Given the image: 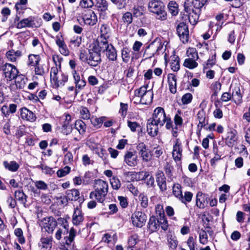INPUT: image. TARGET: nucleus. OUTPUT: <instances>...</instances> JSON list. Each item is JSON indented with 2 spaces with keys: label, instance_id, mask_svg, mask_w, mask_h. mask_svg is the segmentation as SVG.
Here are the masks:
<instances>
[{
  "label": "nucleus",
  "instance_id": "nucleus-42",
  "mask_svg": "<svg viewBox=\"0 0 250 250\" xmlns=\"http://www.w3.org/2000/svg\"><path fill=\"white\" fill-rule=\"evenodd\" d=\"M170 62V67L174 71H177L180 69V59L178 57H173Z\"/></svg>",
  "mask_w": 250,
  "mask_h": 250
},
{
  "label": "nucleus",
  "instance_id": "nucleus-57",
  "mask_svg": "<svg viewBox=\"0 0 250 250\" xmlns=\"http://www.w3.org/2000/svg\"><path fill=\"white\" fill-rule=\"evenodd\" d=\"M193 97L191 93H187L182 97V102L184 104H187L191 103Z\"/></svg>",
  "mask_w": 250,
  "mask_h": 250
},
{
  "label": "nucleus",
  "instance_id": "nucleus-34",
  "mask_svg": "<svg viewBox=\"0 0 250 250\" xmlns=\"http://www.w3.org/2000/svg\"><path fill=\"white\" fill-rule=\"evenodd\" d=\"M186 54L188 57L187 58L192 60H198L199 59L198 52L195 48L189 47L187 50Z\"/></svg>",
  "mask_w": 250,
  "mask_h": 250
},
{
  "label": "nucleus",
  "instance_id": "nucleus-12",
  "mask_svg": "<svg viewBox=\"0 0 250 250\" xmlns=\"http://www.w3.org/2000/svg\"><path fill=\"white\" fill-rule=\"evenodd\" d=\"M86 60L88 64L90 66H97L101 62V54L91 48L89 50V54Z\"/></svg>",
  "mask_w": 250,
  "mask_h": 250
},
{
  "label": "nucleus",
  "instance_id": "nucleus-51",
  "mask_svg": "<svg viewBox=\"0 0 250 250\" xmlns=\"http://www.w3.org/2000/svg\"><path fill=\"white\" fill-rule=\"evenodd\" d=\"M70 167L68 166H65L63 168L60 169L57 171V175L59 177H62L70 172Z\"/></svg>",
  "mask_w": 250,
  "mask_h": 250
},
{
  "label": "nucleus",
  "instance_id": "nucleus-55",
  "mask_svg": "<svg viewBox=\"0 0 250 250\" xmlns=\"http://www.w3.org/2000/svg\"><path fill=\"white\" fill-rule=\"evenodd\" d=\"M122 57L123 62H127L130 58L129 50L127 47H124L122 50Z\"/></svg>",
  "mask_w": 250,
  "mask_h": 250
},
{
  "label": "nucleus",
  "instance_id": "nucleus-37",
  "mask_svg": "<svg viewBox=\"0 0 250 250\" xmlns=\"http://www.w3.org/2000/svg\"><path fill=\"white\" fill-rule=\"evenodd\" d=\"M145 11V9L143 6L136 5L132 9V14L134 17H138L143 15Z\"/></svg>",
  "mask_w": 250,
  "mask_h": 250
},
{
  "label": "nucleus",
  "instance_id": "nucleus-35",
  "mask_svg": "<svg viewBox=\"0 0 250 250\" xmlns=\"http://www.w3.org/2000/svg\"><path fill=\"white\" fill-rule=\"evenodd\" d=\"M197 119L199 121L198 127H200V129L204 127L206 125V115L203 111H199L197 114Z\"/></svg>",
  "mask_w": 250,
  "mask_h": 250
},
{
  "label": "nucleus",
  "instance_id": "nucleus-63",
  "mask_svg": "<svg viewBox=\"0 0 250 250\" xmlns=\"http://www.w3.org/2000/svg\"><path fill=\"white\" fill-rule=\"evenodd\" d=\"M187 244L190 250H195L196 242L192 236H189L187 240Z\"/></svg>",
  "mask_w": 250,
  "mask_h": 250
},
{
  "label": "nucleus",
  "instance_id": "nucleus-38",
  "mask_svg": "<svg viewBox=\"0 0 250 250\" xmlns=\"http://www.w3.org/2000/svg\"><path fill=\"white\" fill-rule=\"evenodd\" d=\"M205 199L202 193L198 192L196 195V206L200 208H204L205 207Z\"/></svg>",
  "mask_w": 250,
  "mask_h": 250
},
{
  "label": "nucleus",
  "instance_id": "nucleus-4",
  "mask_svg": "<svg viewBox=\"0 0 250 250\" xmlns=\"http://www.w3.org/2000/svg\"><path fill=\"white\" fill-rule=\"evenodd\" d=\"M148 10L156 15V18L165 21L167 18V14L164 9V6L160 0H150L148 5Z\"/></svg>",
  "mask_w": 250,
  "mask_h": 250
},
{
  "label": "nucleus",
  "instance_id": "nucleus-8",
  "mask_svg": "<svg viewBox=\"0 0 250 250\" xmlns=\"http://www.w3.org/2000/svg\"><path fill=\"white\" fill-rule=\"evenodd\" d=\"M167 118L164 109L161 107H158L154 110L152 117L150 119L159 125L161 127L166 123Z\"/></svg>",
  "mask_w": 250,
  "mask_h": 250
},
{
  "label": "nucleus",
  "instance_id": "nucleus-62",
  "mask_svg": "<svg viewBox=\"0 0 250 250\" xmlns=\"http://www.w3.org/2000/svg\"><path fill=\"white\" fill-rule=\"evenodd\" d=\"M112 3L115 4L118 9H121L125 7L126 3V0H110Z\"/></svg>",
  "mask_w": 250,
  "mask_h": 250
},
{
  "label": "nucleus",
  "instance_id": "nucleus-11",
  "mask_svg": "<svg viewBox=\"0 0 250 250\" xmlns=\"http://www.w3.org/2000/svg\"><path fill=\"white\" fill-rule=\"evenodd\" d=\"M107 39L98 37L97 40L92 45V49L99 53L104 52L109 46Z\"/></svg>",
  "mask_w": 250,
  "mask_h": 250
},
{
  "label": "nucleus",
  "instance_id": "nucleus-27",
  "mask_svg": "<svg viewBox=\"0 0 250 250\" xmlns=\"http://www.w3.org/2000/svg\"><path fill=\"white\" fill-rule=\"evenodd\" d=\"M68 199L71 201H77L80 197V192L77 189L68 190L66 192Z\"/></svg>",
  "mask_w": 250,
  "mask_h": 250
},
{
  "label": "nucleus",
  "instance_id": "nucleus-49",
  "mask_svg": "<svg viewBox=\"0 0 250 250\" xmlns=\"http://www.w3.org/2000/svg\"><path fill=\"white\" fill-rule=\"evenodd\" d=\"M81 118L83 120L90 119V114L89 110L85 107H81L80 109Z\"/></svg>",
  "mask_w": 250,
  "mask_h": 250
},
{
  "label": "nucleus",
  "instance_id": "nucleus-1",
  "mask_svg": "<svg viewBox=\"0 0 250 250\" xmlns=\"http://www.w3.org/2000/svg\"><path fill=\"white\" fill-rule=\"evenodd\" d=\"M94 187L95 190L90 192V199L95 198L100 203L103 202L108 191L107 183L101 179L95 180L94 183Z\"/></svg>",
  "mask_w": 250,
  "mask_h": 250
},
{
  "label": "nucleus",
  "instance_id": "nucleus-61",
  "mask_svg": "<svg viewBox=\"0 0 250 250\" xmlns=\"http://www.w3.org/2000/svg\"><path fill=\"white\" fill-rule=\"evenodd\" d=\"M57 224L61 225L63 229H64L66 230V232H67L68 230V224L67 223V220L63 218H59L58 219Z\"/></svg>",
  "mask_w": 250,
  "mask_h": 250
},
{
  "label": "nucleus",
  "instance_id": "nucleus-41",
  "mask_svg": "<svg viewBox=\"0 0 250 250\" xmlns=\"http://www.w3.org/2000/svg\"><path fill=\"white\" fill-rule=\"evenodd\" d=\"M173 193L175 196L180 199L182 198V191L181 190V186L178 184H175L173 186Z\"/></svg>",
  "mask_w": 250,
  "mask_h": 250
},
{
  "label": "nucleus",
  "instance_id": "nucleus-21",
  "mask_svg": "<svg viewBox=\"0 0 250 250\" xmlns=\"http://www.w3.org/2000/svg\"><path fill=\"white\" fill-rule=\"evenodd\" d=\"M167 82L169 90L171 93L175 94L177 91V78L173 74H168L167 75Z\"/></svg>",
  "mask_w": 250,
  "mask_h": 250
},
{
  "label": "nucleus",
  "instance_id": "nucleus-39",
  "mask_svg": "<svg viewBox=\"0 0 250 250\" xmlns=\"http://www.w3.org/2000/svg\"><path fill=\"white\" fill-rule=\"evenodd\" d=\"M169 12L173 16H176L178 13V4L174 1H170L167 5Z\"/></svg>",
  "mask_w": 250,
  "mask_h": 250
},
{
  "label": "nucleus",
  "instance_id": "nucleus-3",
  "mask_svg": "<svg viewBox=\"0 0 250 250\" xmlns=\"http://www.w3.org/2000/svg\"><path fill=\"white\" fill-rule=\"evenodd\" d=\"M134 96V103L149 104L152 102L153 93L151 90H147L146 86H143L135 90Z\"/></svg>",
  "mask_w": 250,
  "mask_h": 250
},
{
  "label": "nucleus",
  "instance_id": "nucleus-17",
  "mask_svg": "<svg viewBox=\"0 0 250 250\" xmlns=\"http://www.w3.org/2000/svg\"><path fill=\"white\" fill-rule=\"evenodd\" d=\"M183 149L182 148L181 143L179 140L177 139L176 141L175 145L173 146L172 157L175 161H179L181 160L182 156Z\"/></svg>",
  "mask_w": 250,
  "mask_h": 250
},
{
  "label": "nucleus",
  "instance_id": "nucleus-40",
  "mask_svg": "<svg viewBox=\"0 0 250 250\" xmlns=\"http://www.w3.org/2000/svg\"><path fill=\"white\" fill-rule=\"evenodd\" d=\"M104 117L97 118L92 116L90 118V122L93 126L96 128H99L103 123Z\"/></svg>",
  "mask_w": 250,
  "mask_h": 250
},
{
  "label": "nucleus",
  "instance_id": "nucleus-6",
  "mask_svg": "<svg viewBox=\"0 0 250 250\" xmlns=\"http://www.w3.org/2000/svg\"><path fill=\"white\" fill-rule=\"evenodd\" d=\"M42 229L48 234H52L57 226V222L52 216L47 217L42 219L40 223Z\"/></svg>",
  "mask_w": 250,
  "mask_h": 250
},
{
  "label": "nucleus",
  "instance_id": "nucleus-54",
  "mask_svg": "<svg viewBox=\"0 0 250 250\" xmlns=\"http://www.w3.org/2000/svg\"><path fill=\"white\" fill-rule=\"evenodd\" d=\"M73 162V156L72 153L68 151L64 156L63 163L64 165L71 164Z\"/></svg>",
  "mask_w": 250,
  "mask_h": 250
},
{
  "label": "nucleus",
  "instance_id": "nucleus-43",
  "mask_svg": "<svg viewBox=\"0 0 250 250\" xmlns=\"http://www.w3.org/2000/svg\"><path fill=\"white\" fill-rule=\"evenodd\" d=\"M216 63L215 55L211 56L205 64H204V70L210 68Z\"/></svg>",
  "mask_w": 250,
  "mask_h": 250
},
{
  "label": "nucleus",
  "instance_id": "nucleus-59",
  "mask_svg": "<svg viewBox=\"0 0 250 250\" xmlns=\"http://www.w3.org/2000/svg\"><path fill=\"white\" fill-rule=\"evenodd\" d=\"M36 187L39 189L45 190L48 188L47 185L43 181L39 180L35 182Z\"/></svg>",
  "mask_w": 250,
  "mask_h": 250
},
{
  "label": "nucleus",
  "instance_id": "nucleus-28",
  "mask_svg": "<svg viewBox=\"0 0 250 250\" xmlns=\"http://www.w3.org/2000/svg\"><path fill=\"white\" fill-rule=\"evenodd\" d=\"M41 61V57L39 55L29 54L28 55V61L27 65L28 66H36Z\"/></svg>",
  "mask_w": 250,
  "mask_h": 250
},
{
  "label": "nucleus",
  "instance_id": "nucleus-48",
  "mask_svg": "<svg viewBox=\"0 0 250 250\" xmlns=\"http://www.w3.org/2000/svg\"><path fill=\"white\" fill-rule=\"evenodd\" d=\"M158 219L159 224H160V227H161V228L164 230H167L168 228V223L166 220L165 215L158 217Z\"/></svg>",
  "mask_w": 250,
  "mask_h": 250
},
{
  "label": "nucleus",
  "instance_id": "nucleus-53",
  "mask_svg": "<svg viewBox=\"0 0 250 250\" xmlns=\"http://www.w3.org/2000/svg\"><path fill=\"white\" fill-rule=\"evenodd\" d=\"M110 183L112 188L116 190L119 189L121 186L120 180L116 177H113L110 179Z\"/></svg>",
  "mask_w": 250,
  "mask_h": 250
},
{
  "label": "nucleus",
  "instance_id": "nucleus-60",
  "mask_svg": "<svg viewBox=\"0 0 250 250\" xmlns=\"http://www.w3.org/2000/svg\"><path fill=\"white\" fill-rule=\"evenodd\" d=\"M123 20L127 24H130L132 22V14L129 12L125 13L123 16Z\"/></svg>",
  "mask_w": 250,
  "mask_h": 250
},
{
  "label": "nucleus",
  "instance_id": "nucleus-30",
  "mask_svg": "<svg viewBox=\"0 0 250 250\" xmlns=\"http://www.w3.org/2000/svg\"><path fill=\"white\" fill-rule=\"evenodd\" d=\"M109 26L106 24H103L100 27L101 35L99 37H102V38L108 39L110 35Z\"/></svg>",
  "mask_w": 250,
  "mask_h": 250
},
{
  "label": "nucleus",
  "instance_id": "nucleus-15",
  "mask_svg": "<svg viewBox=\"0 0 250 250\" xmlns=\"http://www.w3.org/2000/svg\"><path fill=\"white\" fill-rule=\"evenodd\" d=\"M83 20L84 23L89 25H94L97 22V17L92 11H87L83 17Z\"/></svg>",
  "mask_w": 250,
  "mask_h": 250
},
{
  "label": "nucleus",
  "instance_id": "nucleus-26",
  "mask_svg": "<svg viewBox=\"0 0 250 250\" xmlns=\"http://www.w3.org/2000/svg\"><path fill=\"white\" fill-rule=\"evenodd\" d=\"M158 219L154 216L150 217L148 223V228L151 232L156 231L159 229Z\"/></svg>",
  "mask_w": 250,
  "mask_h": 250
},
{
  "label": "nucleus",
  "instance_id": "nucleus-56",
  "mask_svg": "<svg viewBox=\"0 0 250 250\" xmlns=\"http://www.w3.org/2000/svg\"><path fill=\"white\" fill-rule=\"evenodd\" d=\"M139 198L141 206L144 208H146L148 206L147 197L144 194L142 193L140 194Z\"/></svg>",
  "mask_w": 250,
  "mask_h": 250
},
{
  "label": "nucleus",
  "instance_id": "nucleus-45",
  "mask_svg": "<svg viewBox=\"0 0 250 250\" xmlns=\"http://www.w3.org/2000/svg\"><path fill=\"white\" fill-rule=\"evenodd\" d=\"M193 197V194L189 191H186L184 193V196L182 195V198L180 200L184 204H186L187 202H189L191 201Z\"/></svg>",
  "mask_w": 250,
  "mask_h": 250
},
{
  "label": "nucleus",
  "instance_id": "nucleus-5",
  "mask_svg": "<svg viewBox=\"0 0 250 250\" xmlns=\"http://www.w3.org/2000/svg\"><path fill=\"white\" fill-rule=\"evenodd\" d=\"M184 6L185 12L188 14L189 22L192 25H195L198 21L201 10L196 9L192 5H190V2L188 1L185 2Z\"/></svg>",
  "mask_w": 250,
  "mask_h": 250
},
{
  "label": "nucleus",
  "instance_id": "nucleus-25",
  "mask_svg": "<svg viewBox=\"0 0 250 250\" xmlns=\"http://www.w3.org/2000/svg\"><path fill=\"white\" fill-rule=\"evenodd\" d=\"M232 99L237 105L242 103V95L238 86L235 87L232 92Z\"/></svg>",
  "mask_w": 250,
  "mask_h": 250
},
{
  "label": "nucleus",
  "instance_id": "nucleus-32",
  "mask_svg": "<svg viewBox=\"0 0 250 250\" xmlns=\"http://www.w3.org/2000/svg\"><path fill=\"white\" fill-rule=\"evenodd\" d=\"M15 197L20 203L25 205L27 202L26 195L22 190H16L15 192Z\"/></svg>",
  "mask_w": 250,
  "mask_h": 250
},
{
  "label": "nucleus",
  "instance_id": "nucleus-24",
  "mask_svg": "<svg viewBox=\"0 0 250 250\" xmlns=\"http://www.w3.org/2000/svg\"><path fill=\"white\" fill-rule=\"evenodd\" d=\"M163 47L164 44L161 42L155 40L147 46V49L154 50L156 54H159L162 51Z\"/></svg>",
  "mask_w": 250,
  "mask_h": 250
},
{
  "label": "nucleus",
  "instance_id": "nucleus-29",
  "mask_svg": "<svg viewBox=\"0 0 250 250\" xmlns=\"http://www.w3.org/2000/svg\"><path fill=\"white\" fill-rule=\"evenodd\" d=\"M3 166L5 168L12 172L17 171L20 167V165L14 161L10 162L4 161L3 162Z\"/></svg>",
  "mask_w": 250,
  "mask_h": 250
},
{
  "label": "nucleus",
  "instance_id": "nucleus-47",
  "mask_svg": "<svg viewBox=\"0 0 250 250\" xmlns=\"http://www.w3.org/2000/svg\"><path fill=\"white\" fill-rule=\"evenodd\" d=\"M76 234V230L73 228H71L69 231V236L65 240V243L67 245H70L73 241Z\"/></svg>",
  "mask_w": 250,
  "mask_h": 250
},
{
  "label": "nucleus",
  "instance_id": "nucleus-13",
  "mask_svg": "<svg viewBox=\"0 0 250 250\" xmlns=\"http://www.w3.org/2000/svg\"><path fill=\"white\" fill-rule=\"evenodd\" d=\"M124 162L129 167L136 166L138 162L136 151H126L124 155Z\"/></svg>",
  "mask_w": 250,
  "mask_h": 250
},
{
  "label": "nucleus",
  "instance_id": "nucleus-52",
  "mask_svg": "<svg viewBox=\"0 0 250 250\" xmlns=\"http://www.w3.org/2000/svg\"><path fill=\"white\" fill-rule=\"evenodd\" d=\"M207 0H193L192 2V5L190 4V5H192L193 7L201 10V8L203 7L205 4Z\"/></svg>",
  "mask_w": 250,
  "mask_h": 250
},
{
  "label": "nucleus",
  "instance_id": "nucleus-22",
  "mask_svg": "<svg viewBox=\"0 0 250 250\" xmlns=\"http://www.w3.org/2000/svg\"><path fill=\"white\" fill-rule=\"evenodd\" d=\"M103 53L105 54L106 57L109 61H116L117 59V52L115 48L112 44Z\"/></svg>",
  "mask_w": 250,
  "mask_h": 250
},
{
  "label": "nucleus",
  "instance_id": "nucleus-23",
  "mask_svg": "<svg viewBox=\"0 0 250 250\" xmlns=\"http://www.w3.org/2000/svg\"><path fill=\"white\" fill-rule=\"evenodd\" d=\"M21 116L22 119L30 122L35 121L36 118L35 115L26 107H22L21 109Z\"/></svg>",
  "mask_w": 250,
  "mask_h": 250
},
{
  "label": "nucleus",
  "instance_id": "nucleus-20",
  "mask_svg": "<svg viewBox=\"0 0 250 250\" xmlns=\"http://www.w3.org/2000/svg\"><path fill=\"white\" fill-rule=\"evenodd\" d=\"M35 17H29L19 21L17 25V27L19 29L25 27H33L36 26L34 22Z\"/></svg>",
  "mask_w": 250,
  "mask_h": 250
},
{
  "label": "nucleus",
  "instance_id": "nucleus-36",
  "mask_svg": "<svg viewBox=\"0 0 250 250\" xmlns=\"http://www.w3.org/2000/svg\"><path fill=\"white\" fill-rule=\"evenodd\" d=\"M199 242L202 245H206L208 243V236L207 232L203 229H201L198 231Z\"/></svg>",
  "mask_w": 250,
  "mask_h": 250
},
{
  "label": "nucleus",
  "instance_id": "nucleus-7",
  "mask_svg": "<svg viewBox=\"0 0 250 250\" xmlns=\"http://www.w3.org/2000/svg\"><path fill=\"white\" fill-rule=\"evenodd\" d=\"M3 75L7 81L15 79L19 73V71L16 66L10 63H6L2 65Z\"/></svg>",
  "mask_w": 250,
  "mask_h": 250
},
{
  "label": "nucleus",
  "instance_id": "nucleus-9",
  "mask_svg": "<svg viewBox=\"0 0 250 250\" xmlns=\"http://www.w3.org/2000/svg\"><path fill=\"white\" fill-rule=\"evenodd\" d=\"M176 32L180 40L184 43L189 39V30L188 25L184 22H180L176 27Z\"/></svg>",
  "mask_w": 250,
  "mask_h": 250
},
{
  "label": "nucleus",
  "instance_id": "nucleus-2",
  "mask_svg": "<svg viewBox=\"0 0 250 250\" xmlns=\"http://www.w3.org/2000/svg\"><path fill=\"white\" fill-rule=\"evenodd\" d=\"M50 75L51 83L54 88L63 86L68 81V76L62 71L60 63L51 67Z\"/></svg>",
  "mask_w": 250,
  "mask_h": 250
},
{
  "label": "nucleus",
  "instance_id": "nucleus-10",
  "mask_svg": "<svg viewBox=\"0 0 250 250\" xmlns=\"http://www.w3.org/2000/svg\"><path fill=\"white\" fill-rule=\"evenodd\" d=\"M146 218V215L140 211L134 212L131 217L133 225L138 228H141L145 225Z\"/></svg>",
  "mask_w": 250,
  "mask_h": 250
},
{
  "label": "nucleus",
  "instance_id": "nucleus-33",
  "mask_svg": "<svg viewBox=\"0 0 250 250\" xmlns=\"http://www.w3.org/2000/svg\"><path fill=\"white\" fill-rule=\"evenodd\" d=\"M75 126L81 134H83L85 132L86 125L82 120H77L75 124Z\"/></svg>",
  "mask_w": 250,
  "mask_h": 250
},
{
  "label": "nucleus",
  "instance_id": "nucleus-44",
  "mask_svg": "<svg viewBox=\"0 0 250 250\" xmlns=\"http://www.w3.org/2000/svg\"><path fill=\"white\" fill-rule=\"evenodd\" d=\"M167 241L169 247L172 249H175L178 245V241L176 237L174 235L171 234L169 235L167 238Z\"/></svg>",
  "mask_w": 250,
  "mask_h": 250
},
{
  "label": "nucleus",
  "instance_id": "nucleus-46",
  "mask_svg": "<svg viewBox=\"0 0 250 250\" xmlns=\"http://www.w3.org/2000/svg\"><path fill=\"white\" fill-rule=\"evenodd\" d=\"M96 6L99 10L101 11H105L107 9L108 3L106 0H98Z\"/></svg>",
  "mask_w": 250,
  "mask_h": 250
},
{
  "label": "nucleus",
  "instance_id": "nucleus-58",
  "mask_svg": "<svg viewBox=\"0 0 250 250\" xmlns=\"http://www.w3.org/2000/svg\"><path fill=\"white\" fill-rule=\"evenodd\" d=\"M94 5L92 0H81L80 5L83 8H91Z\"/></svg>",
  "mask_w": 250,
  "mask_h": 250
},
{
  "label": "nucleus",
  "instance_id": "nucleus-18",
  "mask_svg": "<svg viewBox=\"0 0 250 250\" xmlns=\"http://www.w3.org/2000/svg\"><path fill=\"white\" fill-rule=\"evenodd\" d=\"M53 238L52 236L42 237L38 243L41 250H50L52 247Z\"/></svg>",
  "mask_w": 250,
  "mask_h": 250
},
{
  "label": "nucleus",
  "instance_id": "nucleus-50",
  "mask_svg": "<svg viewBox=\"0 0 250 250\" xmlns=\"http://www.w3.org/2000/svg\"><path fill=\"white\" fill-rule=\"evenodd\" d=\"M143 162H148L151 159V155L150 152L146 149L139 154Z\"/></svg>",
  "mask_w": 250,
  "mask_h": 250
},
{
  "label": "nucleus",
  "instance_id": "nucleus-14",
  "mask_svg": "<svg viewBox=\"0 0 250 250\" xmlns=\"http://www.w3.org/2000/svg\"><path fill=\"white\" fill-rule=\"evenodd\" d=\"M237 131L235 129H232L227 133L225 143L228 146L232 147L237 144Z\"/></svg>",
  "mask_w": 250,
  "mask_h": 250
},
{
  "label": "nucleus",
  "instance_id": "nucleus-31",
  "mask_svg": "<svg viewBox=\"0 0 250 250\" xmlns=\"http://www.w3.org/2000/svg\"><path fill=\"white\" fill-rule=\"evenodd\" d=\"M197 60L187 58L185 60L183 65L189 69H194L196 68L198 65V62H196Z\"/></svg>",
  "mask_w": 250,
  "mask_h": 250
},
{
  "label": "nucleus",
  "instance_id": "nucleus-19",
  "mask_svg": "<svg viewBox=\"0 0 250 250\" xmlns=\"http://www.w3.org/2000/svg\"><path fill=\"white\" fill-rule=\"evenodd\" d=\"M84 220L83 213L81 209L76 208L74 209L72 216V223L75 226H79L82 224Z\"/></svg>",
  "mask_w": 250,
  "mask_h": 250
},
{
  "label": "nucleus",
  "instance_id": "nucleus-16",
  "mask_svg": "<svg viewBox=\"0 0 250 250\" xmlns=\"http://www.w3.org/2000/svg\"><path fill=\"white\" fill-rule=\"evenodd\" d=\"M159 127L160 125L150 118L147 120L146 130L150 136L152 137L156 136L158 134Z\"/></svg>",
  "mask_w": 250,
  "mask_h": 250
},
{
  "label": "nucleus",
  "instance_id": "nucleus-64",
  "mask_svg": "<svg viewBox=\"0 0 250 250\" xmlns=\"http://www.w3.org/2000/svg\"><path fill=\"white\" fill-rule=\"evenodd\" d=\"M166 174L168 177L172 176V171L173 170V167L170 163L167 162L164 167Z\"/></svg>",
  "mask_w": 250,
  "mask_h": 250
}]
</instances>
